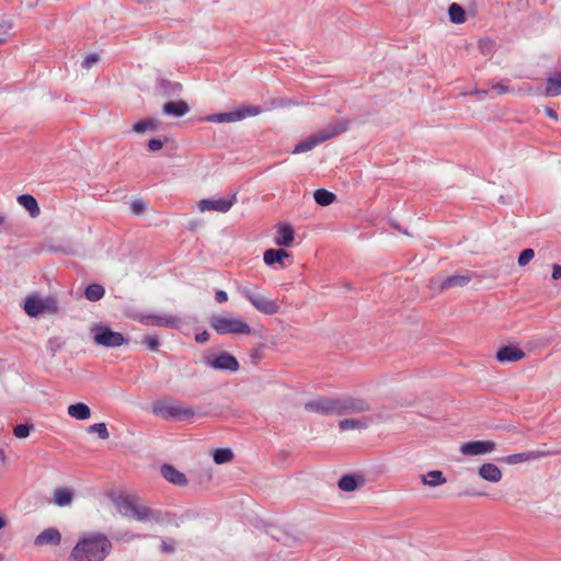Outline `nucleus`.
<instances>
[{
	"instance_id": "47",
	"label": "nucleus",
	"mask_w": 561,
	"mask_h": 561,
	"mask_svg": "<svg viewBox=\"0 0 561 561\" xmlns=\"http://www.w3.org/2000/svg\"><path fill=\"white\" fill-rule=\"evenodd\" d=\"M145 209V203L142 201H134L131 203V210L134 214L138 215Z\"/></svg>"
},
{
	"instance_id": "40",
	"label": "nucleus",
	"mask_w": 561,
	"mask_h": 561,
	"mask_svg": "<svg viewBox=\"0 0 561 561\" xmlns=\"http://www.w3.org/2000/svg\"><path fill=\"white\" fill-rule=\"evenodd\" d=\"M535 256V251L530 248L523 250L518 256V265H527Z\"/></svg>"
},
{
	"instance_id": "56",
	"label": "nucleus",
	"mask_w": 561,
	"mask_h": 561,
	"mask_svg": "<svg viewBox=\"0 0 561 561\" xmlns=\"http://www.w3.org/2000/svg\"><path fill=\"white\" fill-rule=\"evenodd\" d=\"M4 222V217L0 216V226Z\"/></svg>"
},
{
	"instance_id": "45",
	"label": "nucleus",
	"mask_w": 561,
	"mask_h": 561,
	"mask_svg": "<svg viewBox=\"0 0 561 561\" xmlns=\"http://www.w3.org/2000/svg\"><path fill=\"white\" fill-rule=\"evenodd\" d=\"M491 90L494 91L496 94H500V95L508 93L511 91L508 85H506L504 82L494 83L491 87Z\"/></svg>"
},
{
	"instance_id": "36",
	"label": "nucleus",
	"mask_w": 561,
	"mask_h": 561,
	"mask_svg": "<svg viewBox=\"0 0 561 561\" xmlns=\"http://www.w3.org/2000/svg\"><path fill=\"white\" fill-rule=\"evenodd\" d=\"M160 126V122L156 118H148L145 121H139L133 126V130L136 133H144L148 129L157 130Z\"/></svg>"
},
{
	"instance_id": "10",
	"label": "nucleus",
	"mask_w": 561,
	"mask_h": 561,
	"mask_svg": "<svg viewBox=\"0 0 561 561\" xmlns=\"http://www.w3.org/2000/svg\"><path fill=\"white\" fill-rule=\"evenodd\" d=\"M496 444L493 440H471L461 444L460 453L463 456H480L494 451Z\"/></svg>"
},
{
	"instance_id": "7",
	"label": "nucleus",
	"mask_w": 561,
	"mask_h": 561,
	"mask_svg": "<svg viewBox=\"0 0 561 561\" xmlns=\"http://www.w3.org/2000/svg\"><path fill=\"white\" fill-rule=\"evenodd\" d=\"M370 404L360 398L344 396L335 398V414H357L370 411Z\"/></svg>"
},
{
	"instance_id": "38",
	"label": "nucleus",
	"mask_w": 561,
	"mask_h": 561,
	"mask_svg": "<svg viewBox=\"0 0 561 561\" xmlns=\"http://www.w3.org/2000/svg\"><path fill=\"white\" fill-rule=\"evenodd\" d=\"M233 457V454L230 449L224 448V449H217L214 453V461L218 465L229 462Z\"/></svg>"
},
{
	"instance_id": "25",
	"label": "nucleus",
	"mask_w": 561,
	"mask_h": 561,
	"mask_svg": "<svg viewBox=\"0 0 561 561\" xmlns=\"http://www.w3.org/2000/svg\"><path fill=\"white\" fill-rule=\"evenodd\" d=\"M67 412L71 417L80 421L88 420L91 416L90 408L83 402L70 404Z\"/></svg>"
},
{
	"instance_id": "26",
	"label": "nucleus",
	"mask_w": 561,
	"mask_h": 561,
	"mask_svg": "<svg viewBox=\"0 0 561 561\" xmlns=\"http://www.w3.org/2000/svg\"><path fill=\"white\" fill-rule=\"evenodd\" d=\"M18 202L30 213L31 217L35 218L39 215V206L35 197H33L32 195L22 194L18 197Z\"/></svg>"
},
{
	"instance_id": "24",
	"label": "nucleus",
	"mask_w": 561,
	"mask_h": 561,
	"mask_svg": "<svg viewBox=\"0 0 561 561\" xmlns=\"http://www.w3.org/2000/svg\"><path fill=\"white\" fill-rule=\"evenodd\" d=\"M364 484L363 478H357L353 474H345L340 478L337 485L342 491L353 492Z\"/></svg>"
},
{
	"instance_id": "9",
	"label": "nucleus",
	"mask_w": 561,
	"mask_h": 561,
	"mask_svg": "<svg viewBox=\"0 0 561 561\" xmlns=\"http://www.w3.org/2000/svg\"><path fill=\"white\" fill-rule=\"evenodd\" d=\"M262 112L259 106H243L236 111L211 114L206 117V121L211 123H233L244 119L249 116H256Z\"/></svg>"
},
{
	"instance_id": "13",
	"label": "nucleus",
	"mask_w": 561,
	"mask_h": 561,
	"mask_svg": "<svg viewBox=\"0 0 561 561\" xmlns=\"http://www.w3.org/2000/svg\"><path fill=\"white\" fill-rule=\"evenodd\" d=\"M305 409L323 415L335 414V398H319L308 401Z\"/></svg>"
},
{
	"instance_id": "32",
	"label": "nucleus",
	"mask_w": 561,
	"mask_h": 561,
	"mask_svg": "<svg viewBox=\"0 0 561 561\" xmlns=\"http://www.w3.org/2000/svg\"><path fill=\"white\" fill-rule=\"evenodd\" d=\"M104 294H105V289L100 284H91V285L87 286L85 291H84L85 298L89 301H93V302L102 299Z\"/></svg>"
},
{
	"instance_id": "21",
	"label": "nucleus",
	"mask_w": 561,
	"mask_h": 561,
	"mask_svg": "<svg viewBox=\"0 0 561 561\" xmlns=\"http://www.w3.org/2000/svg\"><path fill=\"white\" fill-rule=\"evenodd\" d=\"M147 324H156L160 327H167V328H179L182 323L181 319L174 316H147L146 317Z\"/></svg>"
},
{
	"instance_id": "50",
	"label": "nucleus",
	"mask_w": 561,
	"mask_h": 561,
	"mask_svg": "<svg viewBox=\"0 0 561 561\" xmlns=\"http://www.w3.org/2000/svg\"><path fill=\"white\" fill-rule=\"evenodd\" d=\"M0 27L5 28L3 34L0 33V43H4L5 42V34L8 33V30L11 27V25L8 24V23H2V24H0Z\"/></svg>"
},
{
	"instance_id": "57",
	"label": "nucleus",
	"mask_w": 561,
	"mask_h": 561,
	"mask_svg": "<svg viewBox=\"0 0 561 561\" xmlns=\"http://www.w3.org/2000/svg\"><path fill=\"white\" fill-rule=\"evenodd\" d=\"M0 561H2V556L0 554Z\"/></svg>"
},
{
	"instance_id": "30",
	"label": "nucleus",
	"mask_w": 561,
	"mask_h": 561,
	"mask_svg": "<svg viewBox=\"0 0 561 561\" xmlns=\"http://www.w3.org/2000/svg\"><path fill=\"white\" fill-rule=\"evenodd\" d=\"M320 144H322V141L320 140L319 135L316 133L309 136L307 139L297 144L293 150V153L307 152Z\"/></svg>"
},
{
	"instance_id": "5",
	"label": "nucleus",
	"mask_w": 561,
	"mask_h": 561,
	"mask_svg": "<svg viewBox=\"0 0 561 561\" xmlns=\"http://www.w3.org/2000/svg\"><path fill=\"white\" fill-rule=\"evenodd\" d=\"M210 327L219 334H250V325L232 316L216 314L210 318Z\"/></svg>"
},
{
	"instance_id": "15",
	"label": "nucleus",
	"mask_w": 561,
	"mask_h": 561,
	"mask_svg": "<svg viewBox=\"0 0 561 561\" xmlns=\"http://www.w3.org/2000/svg\"><path fill=\"white\" fill-rule=\"evenodd\" d=\"M526 356L525 352L516 346H503L496 353V359L500 363H514L523 359Z\"/></svg>"
},
{
	"instance_id": "55",
	"label": "nucleus",
	"mask_w": 561,
	"mask_h": 561,
	"mask_svg": "<svg viewBox=\"0 0 561 561\" xmlns=\"http://www.w3.org/2000/svg\"><path fill=\"white\" fill-rule=\"evenodd\" d=\"M5 526V520L3 517L0 516V529H2Z\"/></svg>"
},
{
	"instance_id": "29",
	"label": "nucleus",
	"mask_w": 561,
	"mask_h": 561,
	"mask_svg": "<svg viewBox=\"0 0 561 561\" xmlns=\"http://www.w3.org/2000/svg\"><path fill=\"white\" fill-rule=\"evenodd\" d=\"M423 484L428 486H438L446 483V478L440 470H432L421 476Z\"/></svg>"
},
{
	"instance_id": "51",
	"label": "nucleus",
	"mask_w": 561,
	"mask_h": 561,
	"mask_svg": "<svg viewBox=\"0 0 561 561\" xmlns=\"http://www.w3.org/2000/svg\"><path fill=\"white\" fill-rule=\"evenodd\" d=\"M208 337H209V335L205 331V332L196 335V341L199 342V343H204V342H206L208 340Z\"/></svg>"
},
{
	"instance_id": "18",
	"label": "nucleus",
	"mask_w": 561,
	"mask_h": 561,
	"mask_svg": "<svg viewBox=\"0 0 561 561\" xmlns=\"http://www.w3.org/2000/svg\"><path fill=\"white\" fill-rule=\"evenodd\" d=\"M371 423V417L363 416V417H351L344 419L339 422V427L341 431H351V430H366Z\"/></svg>"
},
{
	"instance_id": "23",
	"label": "nucleus",
	"mask_w": 561,
	"mask_h": 561,
	"mask_svg": "<svg viewBox=\"0 0 561 561\" xmlns=\"http://www.w3.org/2000/svg\"><path fill=\"white\" fill-rule=\"evenodd\" d=\"M289 256V253L284 249H268L263 254V260L266 265H273L275 263L280 264V266L284 265V259H287Z\"/></svg>"
},
{
	"instance_id": "1",
	"label": "nucleus",
	"mask_w": 561,
	"mask_h": 561,
	"mask_svg": "<svg viewBox=\"0 0 561 561\" xmlns=\"http://www.w3.org/2000/svg\"><path fill=\"white\" fill-rule=\"evenodd\" d=\"M112 550V542L102 534L82 537L72 548L70 561H103Z\"/></svg>"
},
{
	"instance_id": "37",
	"label": "nucleus",
	"mask_w": 561,
	"mask_h": 561,
	"mask_svg": "<svg viewBox=\"0 0 561 561\" xmlns=\"http://www.w3.org/2000/svg\"><path fill=\"white\" fill-rule=\"evenodd\" d=\"M160 88L162 90V94L168 98L178 95L182 90V85L180 83L170 82L167 80H162L160 82Z\"/></svg>"
},
{
	"instance_id": "54",
	"label": "nucleus",
	"mask_w": 561,
	"mask_h": 561,
	"mask_svg": "<svg viewBox=\"0 0 561 561\" xmlns=\"http://www.w3.org/2000/svg\"><path fill=\"white\" fill-rule=\"evenodd\" d=\"M486 44H488V43L480 42V46H481V48H482L483 53L489 51V48H488Z\"/></svg>"
},
{
	"instance_id": "11",
	"label": "nucleus",
	"mask_w": 561,
	"mask_h": 561,
	"mask_svg": "<svg viewBox=\"0 0 561 561\" xmlns=\"http://www.w3.org/2000/svg\"><path fill=\"white\" fill-rule=\"evenodd\" d=\"M350 126L351 121L348 118L342 117L329 123L325 127L318 130L317 134L319 135L320 140L324 142L345 133L348 130Z\"/></svg>"
},
{
	"instance_id": "22",
	"label": "nucleus",
	"mask_w": 561,
	"mask_h": 561,
	"mask_svg": "<svg viewBox=\"0 0 561 561\" xmlns=\"http://www.w3.org/2000/svg\"><path fill=\"white\" fill-rule=\"evenodd\" d=\"M161 474L167 481L173 484L184 485L187 483L185 476L171 465H163L161 467Z\"/></svg>"
},
{
	"instance_id": "39",
	"label": "nucleus",
	"mask_w": 561,
	"mask_h": 561,
	"mask_svg": "<svg viewBox=\"0 0 561 561\" xmlns=\"http://www.w3.org/2000/svg\"><path fill=\"white\" fill-rule=\"evenodd\" d=\"M88 432L89 433H96L98 436L101 438V439H107L110 437V433L107 431V427H106V424L105 423H95V424H92L88 427Z\"/></svg>"
},
{
	"instance_id": "6",
	"label": "nucleus",
	"mask_w": 561,
	"mask_h": 561,
	"mask_svg": "<svg viewBox=\"0 0 561 561\" xmlns=\"http://www.w3.org/2000/svg\"><path fill=\"white\" fill-rule=\"evenodd\" d=\"M91 334L94 344L104 347H118L126 342L122 333L112 331L108 327L103 324H95L92 327Z\"/></svg>"
},
{
	"instance_id": "4",
	"label": "nucleus",
	"mask_w": 561,
	"mask_h": 561,
	"mask_svg": "<svg viewBox=\"0 0 561 561\" xmlns=\"http://www.w3.org/2000/svg\"><path fill=\"white\" fill-rule=\"evenodd\" d=\"M239 293L261 313L272 316L280 310L277 299H271L255 288L243 286L239 288Z\"/></svg>"
},
{
	"instance_id": "35",
	"label": "nucleus",
	"mask_w": 561,
	"mask_h": 561,
	"mask_svg": "<svg viewBox=\"0 0 561 561\" xmlns=\"http://www.w3.org/2000/svg\"><path fill=\"white\" fill-rule=\"evenodd\" d=\"M448 14H449V19L453 23L460 24L466 21V12H465L463 8L456 2H454L449 5Z\"/></svg>"
},
{
	"instance_id": "33",
	"label": "nucleus",
	"mask_w": 561,
	"mask_h": 561,
	"mask_svg": "<svg viewBox=\"0 0 561 561\" xmlns=\"http://www.w3.org/2000/svg\"><path fill=\"white\" fill-rule=\"evenodd\" d=\"M72 492L66 488H59L54 492V502L58 506H67L72 502Z\"/></svg>"
},
{
	"instance_id": "53",
	"label": "nucleus",
	"mask_w": 561,
	"mask_h": 561,
	"mask_svg": "<svg viewBox=\"0 0 561 561\" xmlns=\"http://www.w3.org/2000/svg\"><path fill=\"white\" fill-rule=\"evenodd\" d=\"M546 113H547V115H548L550 118L557 119V117H558L557 112H556L554 110H552V108H547V110H546Z\"/></svg>"
},
{
	"instance_id": "46",
	"label": "nucleus",
	"mask_w": 561,
	"mask_h": 561,
	"mask_svg": "<svg viewBox=\"0 0 561 561\" xmlns=\"http://www.w3.org/2000/svg\"><path fill=\"white\" fill-rule=\"evenodd\" d=\"M163 146V142L160 139H150L148 142V148L150 151L160 150Z\"/></svg>"
},
{
	"instance_id": "8",
	"label": "nucleus",
	"mask_w": 561,
	"mask_h": 561,
	"mask_svg": "<svg viewBox=\"0 0 561 561\" xmlns=\"http://www.w3.org/2000/svg\"><path fill=\"white\" fill-rule=\"evenodd\" d=\"M24 310L30 317H37L41 313L57 312L58 305L54 298H42L38 295H31L24 301Z\"/></svg>"
},
{
	"instance_id": "16",
	"label": "nucleus",
	"mask_w": 561,
	"mask_h": 561,
	"mask_svg": "<svg viewBox=\"0 0 561 561\" xmlns=\"http://www.w3.org/2000/svg\"><path fill=\"white\" fill-rule=\"evenodd\" d=\"M61 542V534L56 528H47L43 530L39 535L34 539L35 546H58Z\"/></svg>"
},
{
	"instance_id": "3",
	"label": "nucleus",
	"mask_w": 561,
	"mask_h": 561,
	"mask_svg": "<svg viewBox=\"0 0 561 561\" xmlns=\"http://www.w3.org/2000/svg\"><path fill=\"white\" fill-rule=\"evenodd\" d=\"M152 412L165 420L176 419L184 421L195 415L193 408L186 407L179 401H156L152 405Z\"/></svg>"
},
{
	"instance_id": "2",
	"label": "nucleus",
	"mask_w": 561,
	"mask_h": 561,
	"mask_svg": "<svg viewBox=\"0 0 561 561\" xmlns=\"http://www.w3.org/2000/svg\"><path fill=\"white\" fill-rule=\"evenodd\" d=\"M118 511L122 515L133 517L139 522H160L162 513L152 510L146 505H141L136 496L127 495L117 503Z\"/></svg>"
},
{
	"instance_id": "34",
	"label": "nucleus",
	"mask_w": 561,
	"mask_h": 561,
	"mask_svg": "<svg viewBox=\"0 0 561 561\" xmlns=\"http://www.w3.org/2000/svg\"><path fill=\"white\" fill-rule=\"evenodd\" d=\"M313 197H314V201L317 202V204H319L321 206H329L336 198V196L332 192H329L324 188L316 190L313 193Z\"/></svg>"
},
{
	"instance_id": "27",
	"label": "nucleus",
	"mask_w": 561,
	"mask_h": 561,
	"mask_svg": "<svg viewBox=\"0 0 561 561\" xmlns=\"http://www.w3.org/2000/svg\"><path fill=\"white\" fill-rule=\"evenodd\" d=\"M471 277L469 275H453L449 277H446L442 284L440 289L447 290L451 287H463L469 284Z\"/></svg>"
},
{
	"instance_id": "12",
	"label": "nucleus",
	"mask_w": 561,
	"mask_h": 561,
	"mask_svg": "<svg viewBox=\"0 0 561 561\" xmlns=\"http://www.w3.org/2000/svg\"><path fill=\"white\" fill-rule=\"evenodd\" d=\"M237 202V194H232L230 198L219 199H202L198 202L201 211L214 210L218 213H227Z\"/></svg>"
},
{
	"instance_id": "14",
	"label": "nucleus",
	"mask_w": 561,
	"mask_h": 561,
	"mask_svg": "<svg viewBox=\"0 0 561 561\" xmlns=\"http://www.w3.org/2000/svg\"><path fill=\"white\" fill-rule=\"evenodd\" d=\"M206 363L218 370L236 371L239 368V363L237 358L226 352L221 353L214 359L207 358Z\"/></svg>"
},
{
	"instance_id": "43",
	"label": "nucleus",
	"mask_w": 561,
	"mask_h": 561,
	"mask_svg": "<svg viewBox=\"0 0 561 561\" xmlns=\"http://www.w3.org/2000/svg\"><path fill=\"white\" fill-rule=\"evenodd\" d=\"M100 57L96 53L88 55L82 61V67L85 69H90L94 64L99 61Z\"/></svg>"
},
{
	"instance_id": "44",
	"label": "nucleus",
	"mask_w": 561,
	"mask_h": 561,
	"mask_svg": "<svg viewBox=\"0 0 561 561\" xmlns=\"http://www.w3.org/2000/svg\"><path fill=\"white\" fill-rule=\"evenodd\" d=\"M144 344L147 345L151 351H157L159 347V340L154 335H147L144 339Z\"/></svg>"
},
{
	"instance_id": "20",
	"label": "nucleus",
	"mask_w": 561,
	"mask_h": 561,
	"mask_svg": "<svg viewBox=\"0 0 561 561\" xmlns=\"http://www.w3.org/2000/svg\"><path fill=\"white\" fill-rule=\"evenodd\" d=\"M163 114L172 117H182L190 112V106L185 101L168 102L162 106Z\"/></svg>"
},
{
	"instance_id": "31",
	"label": "nucleus",
	"mask_w": 561,
	"mask_h": 561,
	"mask_svg": "<svg viewBox=\"0 0 561 561\" xmlns=\"http://www.w3.org/2000/svg\"><path fill=\"white\" fill-rule=\"evenodd\" d=\"M546 96L561 95V72L556 73L547 79V87L545 91Z\"/></svg>"
},
{
	"instance_id": "48",
	"label": "nucleus",
	"mask_w": 561,
	"mask_h": 561,
	"mask_svg": "<svg viewBox=\"0 0 561 561\" xmlns=\"http://www.w3.org/2000/svg\"><path fill=\"white\" fill-rule=\"evenodd\" d=\"M215 299L217 302L222 304L228 300V295L225 290H217L215 294Z\"/></svg>"
},
{
	"instance_id": "28",
	"label": "nucleus",
	"mask_w": 561,
	"mask_h": 561,
	"mask_svg": "<svg viewBox=\"0 0 561 561\" xmlns=\"http://www.w3.org/2000/svg\"><path fill=\"white\" fill-rule=\"evenodd\" d=\"M294 241V230L288 225L279 227L276 237V244L282 247H289Z\"/></svg>"
},
{
	"instance_id": "49",
	"label": "nucleus",
	"mask_w": 561,
	"mask_h": 561,
	"mask_svg": "<svg viewBox=\"0 0 561 561\" xmlns=\"http://www.w3.org/2000/svg\"><path fill=\"white\" fill-rule=\"evenodd\" d=\"M551 277L552 279L557 280V279H561V265L560 264H553L552 265V274H551Z\"/></svg>"
},
{
	"instance_id": "52",
	"label": "nucleus",
	"mask_w": 561,
	"mask_h": 561,
	"mask_svg": "<svg viewBox=\"0 0 561 561\" xmlns=\"http://www.w3.org/2000/svg\"><path fill=\"white\" fill-rule=\"evenodd\" d=\"M161 547H162V550L165 551V552H173L174 551V547L171 543L167 542V541H162Z\"/></svg>"
},
{
	"instance_id": "42",
	"label": "nucleus",
	"mask_w": 561,
	"mask_h": 561,
	"mask_svg": "<svg viewBox=\"0 0 561 561\" xmlns=\"http://www.w3.org/2000/svg\"><path fill=\"white\" fill-rule=\"evenodd\" d=\"M61 346L62 343L60 342L59 337H50L47 342V350L49 351L53 357L61 348Z\"/></svg>"
},
{
	"instance_id": "17",
	"label": "nucleus",
	"mask_w": 561,
	"mask_h": 561,
	"mask_svg": "<svg viewBox=\"0 0 561 561\" xmlns=\"http://www.w3.org/2000/svg\"><path fill=\"white\" fill-rule=\"evenodd\" d=\"M547 455H548V453H546V451L531 450V451H527V453L510 455V456L505 457L503 460L507 465H517V463L525 462V461L537 460Z\"/></svg>"
},
{
	"instance_id": "19",
	"label": "nucleus",
	"mask_w": 561,
	"mask_h": 561,
	"mask_svg": "<svg viewBox=\"0 0 561 561\" xmlns=\"http://www.w3.org/2000/svg\"><path fill=\"white\" fill-rule=\"evenodd\" d=\"M478 473L483 480L493 483L500 482L503 477L501 469L491 462L483 463L479 468Z\"/></svg>"
},
{
	"instance_id": "41",
	"label": "nucleus",
	"mask_w": 561,
	"mask_h": 561,
	"mask_svg": "<svg viewBox=\"0 0 561 561\" xmlns=\"http://www.w3.org/2000/svg\"><path fill=\"white\" fill-rule=\"evenodd\" d=\"M32 425L19 424L14 427L13 434L18 438H26L30 435Z\"/></svg>"
}]
</instances>
